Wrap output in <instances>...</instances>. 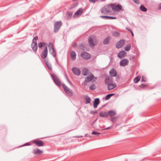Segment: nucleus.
Listing matches in <instances>:
<instances>
[{
	"label": "nucleus",
	"mask_w": 161,
	"mask_h": 161,
	"mask_svg": "<svg viewBox=\"0 0 161 161\" xmlns=\"http://www.w3.org/2000/svg\"><path fill=\"white\" fill-rule=\"evenodd\" d=\"M111 8L112 10H122V7L120 4L116 5L114 3H112L104 6L102 8L101 10H110Z\"/></svg>",
	"instance_id": "nucleus-1"
},
{
	"label": "nucleus",
	"mask_w": 161,
	"mask_h": 161,
	"mask_svg": "<svg viewBox=\"0 0 161 161\" xmlns=\"http://www.w3.org/2000/svg\"><path fill=\"white\" fill-rule=\"evenodd\" d=\"M98 42V39L94 35L90 36L88 38V42L90 47H94L97 45Z\"/></svg>",
	"instance_id": "nucleus-2"
},
{
	"label": "nucleus",
	"mask_w": 161,
	"mask_h": 161,
	"mask_svg": "<svg viewBox=\"0 0 161 161\" xmlns=\"http://www.w3.org/2000/svg\"><path fill=\"white\" fill-rule=\"evenodd\" d=\"M50 75L54 83L58 86H61V82L58 77L54 74H51Z\"/></svg>",
	"instance_id": "nucleus-3"
},
{
	"label": "nucleus",
	"mask_w": 161,
	"mask_h": 161,
	"mask_svg": "<svg viewBox=\"0 0 161 161\" xmlns=\"http://www.w3.org/2000/svg\"><path fill=\"white\" fill-rule=\"evenodd\" d=\"M62 87L66 93L69 96H71L73 95V92L68 87L64 84H62Z\"/></svg>",
	"instance_id": "nucleus-4"
},
{
	"label": "nucleus",
	"mask_w": 161,
	"mask_h": 161,
	"mask_svg": "<svg viewBox=\"0 0 161 161\" xmlns=\"http://www.w3.org/2000/svg\"><path fill=\"white\" fill-rule=\"evenodd\" d=\"M62 24L61 21H58L55 22L54 24V32H57L60 29Z\"/></svg>",
	"instance_id": "nucleus-5"
},
{
	"label": "nucleus",
	"mask_w": 161,
	"mask_h": 161,
	"mask_svg": "<svg viewBox=\"0 0 161 161\" xmlns=\"http://www.w3.org/2000/svg\"><path fill=\"white\" fill-rule=\"evenodd\" d=\"M94 78L93 75L91 73L90 76H87L86 78L83 83L84 85L85 86L87 85V83L91 81Z\"/></svg>",
	"instance_id": "nucleus-6"
},
{
	"label": "nucleus",
	"mask_w": 161,
	"mask_h": 161,
	"mask_svg": "<svg viewBox=\"0 0 161 161\" xmlns=\"http://www.w3.org/2000/svg\"><path fill=\"white\" fill-rule=\"evenodd\" d=\"M125 43V40L124 39H121L116 44V47L118 48L122 47Z\"/></svg>",
	"instance_id": "nucleus-7"
},
{
	"label": "nucleus",
	"mask_w": 161,
	"mask_h": 161,
	"mask_svg": "<svg viewBox=\"0 0 161 161\" xmlns=\"http://www.w3.org/2000/svg\"><path fill=\"white\" fill-rule=\"evenodd\" d=\"M80 56L82 58L86 60L89 59L91 57V55L86 52H82L81 53Z\"/></svg>",
	"instance_id": "nucleus-8"
},
{
	"label": "nucleus",
	"mask_w": 161,
	"mask_h": 161,
	"mask_svg": "<svg viewBox=\"0 0 161 161\" xmlns=\"http://www.w3.org/2000/svg\"><path fill=\"white\" fill-rule=\"evenodd\" d=\"M47 48L46 46L41 54V57L43 59L45 58L47 56Z\"/></svg>",
	"instance_id": "nucleus-9"
},
{
	"label": "nucleus",
	"mask_w": 161,
	"mask_h": 161,
	"mask_svg": "<svg viewBox=\"0 0 161 161\" xmlns=\"http://www.w3.org/2000/svg\"><path fill=\"white\" fill-rule=\"evenodd\" d=\"M32 142L33 143L36 144V145L39 147L43 146L44 145V143L42 141L37 139L33 140L32 141Z\"/></svg>",
	"instance_id": "nucleus-10"
},
{
	"label": "nucleus",
	"mask_w": 161,
	"mask_h": 161,
	"mask_svg": "<svg viewBox=\"0 0 161 161\" xmlns=\"http://www.w3.org/2000/svg\"><path fill=\"white\" fill-rule=\"evenodd\" d=\"M73 74L76 75H79L81 73V71L80 70L76 67H73L72 69Z\"/></svg>",
	"instance_id": "nucleus-11"
},
{
	"label": "nucleus",
	"mask_w": 161,
	"mask_h": 161,
	"mask_svg": "<svg viewBox=\"0 0 161 161\" xmlns=\"http://www.w3.org/2000/svg\"><path fill=\"white\" fill-rule=\"evenodd\" d=\"M129 60L127 59H124L121 60L120 62V65L125 67L128 64Z\"/></svg>",
	"instance_id": "nucleus-12"
},
{
	"label": "nucleus",
	"mask_w": 161,
	"mask_h": 161,
	"mask_svg": "<svg viewBox=\"0 0 161 161\" xmlns=\"http://www.w3.org/2000/svg\"><path fill=\"white\" fill-rule=\"evenodd\" d=\"M113 81L112 78L109 76H107L106 77L105 80V82L106 85H108L112 82Z\"/></svg>",
	"instance_id": "nucleus-13"
},
{
	"label": "nucleus",
	"mask_w": 161,
	"mask_h": 161,
	"mask_svg": "<svg viewBox=\"0 0 161 161\" xmlns=\"http://www.w3.org/2000/svg\"><path fill=\"white\" fill-rule=\"evenodd\" d=\"M116 112L114 110H109L107 112L108 117L109 116L111 118L113 117L116 114Z\"/></svg>",
	"instance_id": "nucleus-14"
},
{
	"label": "nucleus",
	"mask_w": 161,
	"mask_h": 161,
	"mask_svg": "<svg viewBox=\"0 0 161 161\" xmlns=\"http://www.w3.org/2000/svg\"><path fill=\"white\" fill-rule=\"evenodd\" d=\"M119 11H101L103 12H107L108 15H114L117 14Z\"/></svg>",
	"instance_id": "nucleus-15"
},
{
	"label": "nucleus",
	"mask_w": 161,
	"mask_h": 161,
	"mask_svg": "<svg viewBox=\"0 0 161 161\" xmlns=\"http://www.w3.org/2000/svg\"><path fill=\"white\" fill-rule=\"evenodd\" d=\"M83 11H77L73 16V18H76L79 17L82 13Z\"/></svg>",
	"instance_id": "nucleus-16"
},
{
	"label": "nucleus",
	"mask_w": 161,
	"mask_h": 161,
	"mask_svg": "<svg viewBox=\"0 0 161 161\" xmlns=\"http://www.w3.org/2000/svg\"><path fill=\"white\" fill-rule=\"evenodd\" d=\"M110 75L112 77L116 76L117 75V72L116 70L114 69L110 70L109 72Z\"/></svg>",
	"instance_id": "nucleus-17"
},
{
	"label": "nucleus",
	"mask_w": 161,
	"mask_h": 161,
	"mask_svg": "<svg viewBox=\"0 0 161 161\" xmlns=\"http://www.w3.org/2000/svg\"><path fill=\"white\" fill-rule=\"evenodd\" d=\"M100 100L99 98H96L93 102L94 108H97V105L99 103Z\"/></svg>",
	"instance_id": "nucleus-18"
},
{
	"label": "nucleus",
	"mask_w": 161,
	"mask_h": 161,
	"mask_svg": "<svg viewBox=\"0 0 161 161\" xmlns=\"http://www.w3.org/2000/svg\"><path fill=\"white\" fill-rule=\"evenodd\" d=\"M73 13L70 11H68L66 15V18L67 19L69 20L71 19Z\"/></svg>",
	"instance_id": "nucleus-19"
},
{
	"label": "nucleus",
	"mask_w": 161,
	"mask_h": 161,
	"mask_svg": "<svg viewBox=\"0 0 161 161\" xmlns=\"http://www.w3.org/2000/svg\"><path fill=\"white\" fill-rule=\"evenodd\" d=\"M44 62L48 69L50 70H52V66L51 64L49 63L48 61V59H45L44 60Z\"/></svg>",
	"instance_id": "nucleus-20"
},
{
	"label": "nucleus",
	"mask_w": 161,
	"mask_h": 161,
	"mask_svg": "<svg viewBox=\"0 0 161 161\" xmlns=\"http://www.w3.org/2000/svg\"><path fill=\"white\" fill-rule=\"evenodd\" d=\"M43 153L42 151L40 150L38 148L35 149L33 151V153L34 154H37L40 155L42 154Z\"/></svg>",
	"instance_id": "nucleus-21"
},
{
	"label": "nucleus",
	"mask_w": 161,
	"mask_h": 161,
	"mask_svg": "<svg viewBox=\"0 0 161 161\" xmlns=\"http://www.w3.org/2000/svg\"><path fill=\"white\" fill-rule=\"evenodd\" d=\"M108 89L110 90L113 89L116 87V85L115 84L112 83L108 84Z\"/></svg>",
	"instance_id": "nucleus-22"
},
{
	"label": "nucleus",
	"mask_w": 161,
	"mask_h": 161,
	"mask_svg": "<svg viewBox=\"0 0 161 161\" xmlns=\"http://www.w3.org/2000/svg\"><path fill=\"white\" fill-rule=\"evenodd\" d=\"M126 54L125 52L124 51H122L119 52L118 54V56L120 58H121L125 56Z\"/></svg>",
	"instance_id": "nucleus-23"
},
{
	"label": "nucleus",
	"mask_w": 161,
	"mask_h": 161,
	"mask_svg": "<svg viewBox=\"0 0 161 161\" xmlns=\"http://www.w3.org/2000/svg\"><path fill=\"white\" fill-rule=\"evenodd\" d=\"M70 55L72 60H75L76 57V54L74 51H72L70 53Z\"/></svg>",
	"instance_id": "nucleus-24"
},
{
	"label": "nucleus",
	"mask_w": 161,
	"mask_h": 161,
	"mask_svg": "<svg viewBox=\"0 0 161 161\" xmlns=\"http://www.w3.org/2000/svg\"><path fill=\"white\" fill-rule=\"evenodd\" d=\"M99 116L102 117L107 118L108 117L107 113L105 111H102L99 113Z\"/></svg>",
	"instance_id": "nucleus-25"
},
{
	"label": "nucleus",
	"mask_w": 161,
	"mask_h": 161,
	"mask_svg": "<svg viewBox=\"0 0 161 161\" xmlns=\"http://www.w3.org/2000/svg\"><path fill=\"white\" fill-rule=\"evenodd\" d=\"M110 37L109 36L106 38L103 41V44L104 45L108 44L109 43L110 40Z\"/></svg>",
	"instance_id": "nucleus-26"
},
{
	"label": "nucleus",
	"mask_w": 161,
	"mask_h": 161,
	"mask_svg": "<svg viewBox=\"0 0 161 161\" xmlns=\"http://www.w3.org/2000/svg\"><path fill=\"white\" fill-rule=\"evenodd\" d=\"M31 47L32 49L34 52H36L37 49V44H31Z\"/></svg>",
	"instance_id": "nucleus-27"
},
{
	"label": "nucleus",
	"mask_w": 161,
	"mask_h": 161,
	"mask_svg": "<svg viewBox=\"0 0 161 161\" xmlns=\"http://www.w3.org/2000/svg\"><path fill=\"white\" fill-rule=\"evenodd\" d=\"M89 71V70L87 68H84L82 71V75H86L87 74Z\"/></svg>",
	"instance_id": "nucleus-28"
},
{
	"label": "nucleus",
	"mask_w": 161,
	"mask_h": 161,
	"mask_svg": "<svg viewBox=\"0 0 161 161\" xmlns=\"http://www.w3.org/2000/svg\"><path fill=\"white\" fill-rule=\"evenodd\" d=\"M118 116L113 117L111 118V120L113 123H114L118 120Z\"/></svg>",
	"instance_id": "nucleus-29"
},
{
	"label": "nucleus",
	"mask_w": 161,
	"mask_h": 161,
	"mask_svg": "<svg viewBox=\"0 0 161 161\" xmlns=\"http://www.w3.org/2000/svg\"><path fill=\"white\" fill-rule=\"evenodd\" d=\"M114 95V93H111L108 94L105 97V99L106 100L109 99L111 97V96Z\"/></svg>",
	"instance_id": "nucleus-30"
},
{
	"label": "nucleus",
	"mask_w": 161,
	"mask_h": 161,
	"mask_svg": "<svg viewBox=\"0 0 161 161\" xmlns=\"http://www.w3.org/2000/svg\"><path fill=\"white\" fill-rule=\"evenodd\" d=\"M85 99L86 100L85 103L86 104L89 103L90 102L91 99L90 98V97H89L87 96H86L85 97Z\"/></svg>",
	"instance_id": "nucleus-31"
},
{
	"label": "nucleus",
	"mask_w": 161,
	"mask_h": 161,
	"mask_svg": "<svg viewBox=\"0 0 161 161\" xmlns=\"http://www.w3.org/2000/svg\"><path fill=\"white\" fill-rule=\"evenodd\" d=\"M130 48L131 46L129 44H128L125 46L124 49L125 51H128L130 49Z\"/></svg>",
	"instance_id": "nucleus-32"
},
{
	"label": "nucleus",
	"mask_w": 161,
	"mask_h": 161,
	"mask_svg": "<svg viewBox=\"0 0 161 161\" xmlns=\"http://www.w3.org/2000/svg\"><path fill=\"white\" fill-rule=\"evenodd\" d=\"M120 35V33L116 31H114L112 33V35L114 37L119 36Z\"/></svg>",
	"instance_id": "nucleus-33"
},
{
	"label": "nucleus",
	"mask_w": 161,
	"mask_h": 161,
	"mask_svg": "<svg viewBox=\"0 0 161 161\" xmlns=\"http://www.w3.org/2000/svg\"><path fill=\"white\" fill-rule=\"evenodd\" d=\"M141 78V77L140 76H138L136 77L134 79V82L135 83H137L140 80Z\"/></svg>",
	"instance_id": "nucleus-34"
},
{
	"label": "nucleus",
	"mask_w": 161,
	"mask_h": 161,
	"mask_svg": "<svg viewBox=\"0 0 161 161\" xmlns=\"http://www.w3.org/2000/svg\"><path fill=\"white\" fill-rule=\"evenodd\" d=\"M52 52L51 53V54L54 57H56V51L54 49V48H53L52 49Z\"/></svg>",
	"instance_id": "nucleus-35"
},
{
	"label": "nucleus",
	"mask_w": 161,
	"mask_h": 161,
	"mask_svg": "<svg viewBox=\"0 0 161 161\" xmlns=\"http://www.w3.org/2000/svg\"><path fill=\"white\" fill-rule=\"evenodd\" d=\"M78 3H75L73 4L69 7V9H73L75 7H77L78 6Z\"/></svg>",
	"instance_id": "nucleus-36"
},
{
	"label": "nucleus",
	"mask_w": 161,
	"mask_h": 161,
	"mask_svg": "<svg viewBox=\"0 0 161 161\" xmlns=\"http://www.w3.org/2000/svg\"><path fill=\"white\" fill-rule=\"evenodd\" d=\"M148 86L147 84H142L139 86V87L140 88H144L145 87L147 86Z\"/></svg>",
	"instance_id": "nucleus-37"
},
{
	"label": "nucleus",
	"mask_w": 161,
	"mask_h": 161,
	"mask_svg": "<svg viewBox=\"0 0 161 161\" xmlns=\"http://www.w3.org/2000/svg\"><path fill=\"white\" fill-rule=\"evenodd\" d=\"M140 10H147V9L144 6L141 5L140 8Z\"/></svg>",
	"instance_id": "nucleus-38"
},
{
	"label": "nucleus",
	"mask_w": 161,
	"mask_h": 161,
	"mask_svg": "<svg viewBox=\"0 0 161 161\" xmlns=\"http://www.w3.org/2000/svg\"><path fill=\"white\" fill-rule=\"evenodd\" d=\"M90 88L92 90H94L96 89L94 84H92L90 86Z\"/></svg>",
	"instance_id": "nucleus-39"
},
{
	"label": "nucleus",
	"mask_w": 161,
	"mask_h": 161,
	"mask_svg": "<svg viewBox=\"0 0 161 161\" xmlns=\"http://www.w3.org/2000/svg\"><path fill=\"white\" fill-rule=\"evenodd\" d=\"M48 47H52V49L54 48L53 44L51 42H49V44H48Z\"/></svg>",
	"instance_id": "nucleus-40"
},
{
	"label": "nucleus",
	"mask_w": 161,
	"mask_h": 161,
	"mask_svg": "<svg viewBox=\"0 0 161 161\" xmlns=\"http://www.w3.org/2000/svg\"><path fill=\"white\" fill-rule=\"evenodd\" d=\"M100 17L106 19H108V16L105 15H102L100 16Z\"/></svg>",
	"instance_id": "nucleus-41"
},
{
	"label": "nucleus",
	"mask_w": 161,
	"mask_h": 161,
	"mask_svg": "<svg viewBox=\"0 0 161 161\" xmlns=\"http://www.w3.org/2000/svg\"><path fill=\"white\" fill-rule=\"evenodd\" d=\"M84 47L83 44H80L79 46V48L81 50H83L84 49Z\"/></svg>",
	"instance_id": "nucleus-42"
},
{
	"label": "nucleus",
	"mask_w": 161,
	"mask_h": 161,
	"mask_svg": "<svg viewBox=\"0 0 161 161\" xmlns=\"http://www.w3.org/2000/svg\"><path fill=\"white\" fill-rule=\"evenodd\" d=\"M92 134H93V135H99V134H100V133H98V132H97L96 131H93L92 133Z\"/></svg>",
	"instance_id": "nucleus-43"
},
{
	"label": "nucleus",
	"mask_w": 161,
	"mask_h": 161,
	"mask_svg": "<svg viewBox=\"0 0 161 161\" xmlns=\"http://www.w3.org/2000/svg\"><path fill=\"white\" fill-rule=\"evenodd\" d=\"M38 47L40 48H42V47L43 46L42 45V42H39L38 44Z\"/></svg>",
	"instance_id": "nucleus-44"
},
{
	"label": "nucleus",
	"mask_w": 161,
	"mask_h": 161,
	"mask_svg": "<svg viewBox=\"0 0 161 161\" xmlns=\"http://www.w3.org/2000/svg\"><path fill=\"white\" fill-rule=\"evenodd\" d=\"M98 0H89V1L92 3H95Z\"/></svg>",
	"instance_id": "nucleus-45"
},
{
	"label": "nucleus",
	"mask_w": 161,
	"mask_h": 161,
	"mask_svg": "<svg viewBox=\"0 0 161 161\" xmlns=\"http://www.w3.org/2000/svg\"><path fill=\"white\" fill-rule=\"evenodd\" d=\"M142 81L143 82H146V78L144 76L142 77Z\"/></svg>",
	"instance_id": "nucleus-46"
},
{
	"label": "nucleus",
	"mask_w": 161,
	"mask_h": 161,
	"mask_svg": "<svg viewBox=\"0 0 161 161\" xmlns=\"http://www.w3.org/2000/svg\"><path fill=\"white\" fill-rule=\"evenodd\" d=\"M116 19V18L112 16H108V19Z\"/></svg>",
	"instance_id": "nucleus-47"
},
{
	"label": "nucleus",
	"mask_w": 161,
	"mask_h": 161,
	"mask_svg": "<svg viewBox=\"0 0 161 161\" xmlns=\"http://www.w3.org/2000/svg\"><path fill=\"white\" fill-rule=\"evenodd\" d=\"M32 44H37V41L36 40H35L34 39L32 40V42L31 43Z\"/></svg>",
	"instance_id": "nucleus-48"
},
{
	"label": "nucleus",
	"mask_w": 161,
	"mask_h": 161,
	"mask_svg": "<svg viewBox=\"0 0 161 161\" xmlns=\"http://www.w3.org/2000/svg\"><path fill=\"white\" fill-rule=\"evenodd\" d=\"M31 145V144L30 142H27V143H26L25 144H24L23 146H29V145Z\"/></svg>",
	"instance_id": "nucleus-49"
},
{
	"label": "nucleus",
	"mask_w": 161,
	"mask_h": 161,
	"mask_svg": "<svg viewBox=\"0 0 161 161\" xmlns=\"http://www.w3.org/2000/svg\"><path fill=\"white\" fill-rule=\"evenodd\" d=\"M97 111H92V112H91V113L92 114H97Z\"/></svg>",
	"instance_id": "nucleus-50"
},
{
	"label": "nucleus",
	"mask_w": 161,
	"mask_h": 161,
	"mask_svg": "<svg viewBox=\"0 0 161 161\" xmlns=\"http://www.w3.org/2000/svg\"><path fill=\"white\" fill-rule=\"evenodd\" d=\"M132 1L135 3L138 4L139 3V0H132Z\"/></svg>",
	"instance_id": "nucleus-51"
},
{
	"label": "nucleus",
	"mask_w": 161,
	"mask_h": 161,
	"mask_svg": "<svg viewBox=\"0 0 161 161\" xmlns=\"http://www.w3.org/2000/svg\"><path fill=\"white\" fill-rule=\"evenodd\" d=\"M113 126V125H111V126L109 127H107V128H106L104 129V130H108V129H110Z\"/></svg>",
	"instance_id": "nucleus-52"
},
{
	"label": "nucleus",
	"mask_w": 161,
	"mask_h": 161,
	"mask_svg": "<svg viewBox=\"0 0 161 161\" xmlns=\"http://www.w3.org/2000/svg\"><path fill=\"white\" fill-rule=\"evenodd\" d=\"M33 39L36 40H37L38 39V37L37 36H36L35 37H34Z\"/></svg>",
	"instance_id": "nucleus-53"
},
{
	"label": "nucleus",
	"mask_w": 161,
	"mask_h": 161,
	"mask_svg": "<svg viewBox=\"0 0 161 161\" xmlns=\"http://www.w3.org/2000/svg\"><path fill=\"white\" fill-rule=\"evenodd\" d=\"M101 12L104 14L108 15V14H107V12H103V11H101Z\"/></svg>",
	"instance_id": "nucleus-54"
},
{
	"label": "nucleus",
	"mask_w": 161,
	"mask_h": 161,
	"mask_svg": "<svg viewBox=\"0 0 161 161\" xmlns=\"http://www.w3.org/2000/svg\"><path fill=\"white\" fill-rule=\"evenodd\" d=\"M158 9H161V3L160 4L159 7H158Z\"/></svg>",
	"instance_id": "nucleus-55"
},
{
	"label": "nucleus",
	"mask_w": 161,
	"mask_h": 161,
	"mask_svg": "<svg viewBox=\"0 0 161 161\" xmlns=\"http://www.w3.org/2000/svg\"><path fill=\"white\" fill-rule=\"evenodd\" d=\"M42 45L43 46H44L47 45V43L45 42H42Z\"/></svg>",
	"instance_id": "nucleus-56"
},
{
	"label": "nucleus",
	"mask_w": 161,
	"mask_h": 161,
	"mask_svg": "<svg viewBox=\"0 0 161 161\" xmlns=\"http://www.w3.org/2000/svg\"><path fill=\"white\" fill-rule=\"evenodd\" d=\"M126 29L128 30L130 32L132 31L131 30H130V29L128 28H126Z\"/></svg>",
	"instance_id": "nucleus-57"
},
{
	"label": "nucleus",
	"mask_w": 161,
	"mask_h": 161,
	"mask_svg": "<svg viewBox=\"0 0 161 161\" xmlns=\"http://www.w3.org/2000/svg\"><path fill=\"white\" fill-rule=\"evenodd\" d=\"M126 29L128 30L130 32L132 31L131 30H130V29L128 28H126Z\"/></svg>",
	"instance_id": "nucleus-58"
},
{
	"label": "nucleus",
	"mask_w": 161,
	"mask_h": 161,
	"mask_svg": "<svg viewBox=\"0 0 161 161\" xmlns=\"http://www.w3.org/2000/svg\"><path fill=\"white\" fill-rule=\"evenodd\" d=\"M89 135H88V134H86L85 136V137H88V136H89Z\"/></svg>",
	"instance_id": "nucleus-59"
},
{
	"label": "nucleus",
	"mask_w": 161,
	"mask_h": 161,
	"mask_svg": "<svg viewBox=\"0 0 161 161\" xmlns=\"http://www.w3.org/2000/svg\"><path fill=\"white\" fill-rule=\"evenodd\" d=\"M49 50L50 51H52V47H49Z\"/></svg>",
	"instance_id": "nucleus-60"
},
{
	"label": "nucleus",
	"mask_w": 161,
	"mask_h": 161,
	"mask_svg": "<svg viewBox=\"0 0 161 161\" xmlns=\"http://www.w3.org/2000/svg\"><path fill=\"white\" fill-rule=\"evenodd\" d=\"M68 81L69 82V83L70 85H72V83H71V82L70 81H69V79H68Z\"/></svg>",
	"instance_id": "nucleus-61"
},
{
	"label": "nucleus",
	"mask_w": 161,
	"mask_h": 161,
	"mask_svg": "<svg viewBox=\"0 0 161 161\" xmlns=\"http://www.w3.org/2000/svg\"><path fill=\"white\" fill-rule=\"evenodd\" d=\"M131 35H132V36H133L134 35V34H133V32L132 31V32H131Z\"/></svg>",
	"instance_id": "nucleus-62"
},
{
	"label": "nucleus",
	"mask_w": 161,
	"mask_h": 161,
	"mask_svg": "<svg viewBox=\"0 0 161 161\" xmlns=\"http://www.w3.org/2000/svg\"><path fill=\"white\" fill-rule=\"evenodd\" d=\"M82 136H76V137L79 138V137H81Z\"/></svg>",
	"instance_id": "nucleus-63"
},
{
	"label": "nucleus",
	"mask_w": 161,
	"mask_h": 161,
	"mask_svg": "<svg viewBox=\"0 0 161 161\" xmlns=\"http://www.w3.org/2000/svg\"><path fill=\"white\" fill-rule=\"evenodd\" d=\"M77 10H83L81 8H79Z\"/></svg>",
	"instance_id": "nucleus-64"
}]
</instances>
